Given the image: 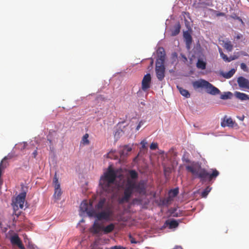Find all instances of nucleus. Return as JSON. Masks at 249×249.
Masks as SVG:
<instances>
[{
    "mask_svg": "<svg viewBox=\"0 0 249 249\" xmlns=\"http://www.w3.org/2000/svg\"><path fill=\"white\" fill-rule=\"evenodd\" d=\"M186 170L190 172L196 178L200 179V181L209 182L215 179L219 175V172L216 169H212L211 173L208 172L205 168H202L201 165L193 162L192 165L186 166Z\"/></svg>",
    "mask_w": 249,
    "mask_h": 249,
    "instance_id": "nucleus-1",
    "label": "nucleus"
},
{
    "mask_svg": "<svg viewBox=\"0 0 249 249\" xmlns=\"http://www.w3.org/2000/svg\"><path fill=\"white\" fill-rule=\"evenodd\" d=\"M133 192L140 194L144 192V184L142 181L137 183L134 180L128 179L124 188V195L118 199L119 204L128 202Z\"/></svg>",
    "mask_w": 249,
    "mask_h": 249,
    "instance_id": "nucleus-2",
    "label": "nucleus"
},
{
    "mask_svg": "<svg viewBox=\"0 0 249 249\" xmlns=\"http://www.w3.org/2000/svg\"><path fill=\"white\" fill-rule=\"evenodd\" d=\"M116 178V172L111 167H109L100 180L99 184L104 192L107 194L114 192L115 189L114 181Z\"/></svg>",
    "mask_w": 249,
    "mask_h": 249,
    "instance_id": "nucleus-3",
    "label": "nucleus"
},
{
    "mask_svg": "<svg viewBox=\"0 0 249 249\" xmlns=\"http://www.w3.org/2000/svg\"><path fill=\"white\" fill-rule=\"evenodd\" d=\"M192 85L195 89L204 88L206 89L207 93L212 95H217L220 92L218 89L204 79L194 81L192 82Z\"/></svg>",
    "mask_w": 249,
    "mask_h": 249,
    "instance_id": "nucleus-4",
    "label": "nucleus"
},
{
    "mask_svg": "<svg viewBox=\"0 0 249 249\" xmlns=\"http://www.w3.org/2000/svg\"><path fill=\"white\" fill-rule=\"evenodd\" d=\"M112 214L113 212L109 207H106L105 210L97 213H96L93 209H91V210L88 212V215L89 216H94L98 220H110Z\"/></svg>",
    "mask_w": 249,
    "mask_h": 249,
    "instance_id": "nucleus-5",
    "label": "nucleus"
},
{
    "mask_svg": "<svg viewBox=\"0 0 249 249\" xmlns=\"http://www.w3.org/2000/svg\"><path fill=\"white\" fill-rule=\"evenodd\" d=\"M26 193L22 192L20 193L13 201V206L15 210H17L18 208L22 209L25 200Z\"/></svg>",
    "mask_w": 249,
    "mask_h": 249,
    "instance_id": "nucleus-6",
    "label": "nucleus"
},
{
    "mask_svg": "<svg viewBox=\"0 0 249 249\" xmlns=\"http://www.w3.org/2000/svg\"><path fill=\"white\" fill-rule=\"evenodd\" d=\"M165 52L163 48H159L157 51V59L156 65H164L165 59Z\"/></svg>",
    "mask_w": 249,
    "mask_h": 249,
    "instance_id": "nucleus-7",
    "label": "nucleus"
},
{
    "mask_svg": "<svg viewBox=\"0 0 249 249\" xmlns=\"http://www.w3.org/2000/svg\"><path fill=\"white\" fill-rule=\"evenodd\" d=\"M155 71L158 80L161 81L165 77V68L164 65H156Z\"/></svg>",
    "mask_w": 249,
    "mask_h": 249,
    "instance_id": "nucleus-8",
    "label": "nucleus"
},
{
    "mask_svg": "<svg viewBox=\"0 0 249 249\" xmlns=\"http://www.w3.org/2000/svg\"><path fill=\"white\" fill-rule=\"evenodd\" d=\"M151 82V76L150 73H147L144 76L142 81V89L143 91L147 90L150 87Z\"/></svg>",
    "mask_w": 249,
    "mask_h": 249,
    "instance_id": "nucleus-9",
    "label": "nucleus"
},
{
    "mask_svg": "<svg viewBox=\"0 0 249 249\" xmlns=\"http://www.w3.org/2000/svg\"><path fill=\"white\" fill-rule=\"evenodd\" d=\"M221 125L223 127L228 126L229 127L233 128L237 126V124L235 121H233L231 118H227V116H225L221 123Z\"/></svg>",
    "mask_w": 249,
    "mask_h": 249,
    "instance_id": "nucleus-10",
    "label": "nucleus"
},
{
    "mask_svg": "<svg viewBox=\"0 0 249 249\" xmlns=\"http://www.w3.org/2000/svg\"><path fill=\"white\" fill-rule=\"evenodd\" d=\"M10 242L12 245L18 246L20 249H25L17 234H15L10 238Z\"/></svg>",
    "mask_w": 249,
    "mask_h": 249,
    "instance_id": "nucleus-11",
    "label": "nucleus"
},
{
    "mask_svg": "<svg viewBox=\"0 0 249 249\" xmlns=\"http://www.w3.org/2000/svg\"><path fill=\"white\" fill-rule=\"evenodd\" d=\"M237 83L240 88L249 89V81L247 79L242 76L239 77L237 79Z\"/></svg>",
    "mask_w": 249,
    "mask_h": 249,
    "instance_id": "nucleus-12",
    "label": "nucleus"
},
{
    "mask_svg": "<svg viewBox=\"0 0 249 249\" xmlns=\"http://www.w3.org/2000/svg\"><path fill=\"white\" fill-rule=\"evenodd\" d=\"M103 226L100 225L98 222L95 221L90 228V231L94 234H98L103 231Z\"/></svg>",
    "mask_w": 249,
    "mask_h": 249,
    "instance_id": "nucleus-13",
    "label": "nucleus"
},
{
    "mask_svg": "<svg viewBox=\"0 0 249 249\" xmlns=\"http://www.w3.org/2000/svg\"><path fill=\"white\" fill-rule=\"evenodd\" d=\"M108 207L107 204V199L105 198H101L99 200L97 204L95 206V209L96 211H99L102 210L104 207Z\"/></svg>",
    "mask_w": 249,
    "mask_h": 249,
    "instance_id": "nucleus-14",
    "label": "nucleus"
},
{
    "mask_svg": "<svg viewBox=\"0 0 249 249\" xmlns=\"http://www.w3.org/2000/svg\"><path fill=\"white\" fill-rule=\"evenodd\" d=\"M179 193L178 188H175L171 190L169 192V197L166 199V203L168 204L170 201H171V197H174L176 196Z\"/></svg>",
    "mask_w": 249,
    "mask_h": 249,
    "instance_id": "nucleus-15",
    "label": "nucleus"
},
{
    "mask_svg": "<svg viewBox=\"0 0 249 249\" xmlns=\"http://www.w3.org/2000/svg\"><path fill=\"white\" fill-rule=\"evenodd\" d=\"M61 195L62 191L60 188V185L57 184L56 186H54V193L53 194V196L56 199L59 200L60 198Z\"/></svg>",
    "mask_w": 249,
    "mask_h": 249,
    "instance_id": "nucleus-16",
    "label": "nucleus"
},
{
    "mask_svg": "<svg viewBox=\"0 0 249 249\" xmlns=\"http://www.w3.org/2000/svg\"><path fill=\"white\" fill-rule=\"evenodd\" d=\"M132 150V148L128 145H125L123 147V149L120 150L119 154L121 157L127 155L128 153Z\"/></svg>",
    "mask_w": 249,
    "mask_h": 249,
    "instance_id": "nucleus-17",
    "label": "nucleus"
},
{
    "mask_svg": "<svg viewBox=\"0 0 249 249\" xmlns=\"http://www.w3.org/2000/svg\"><path fill=\"white\" fill-rule=\"evenodd\" d=\"M235 97L242 100H247L249 99V96L245 93H241L239 91H236L234 93Z\"/></svg>",
    "mask_w": 249,
    "mask_h": 249,
    "instance_id": "nucleus-18",
    "label": "nucleus"
},
{
    "mask_svg": "<svg viewBox=\"0 0 249 249\" xmlns=\"http://www.w3.org/2000/svg\"><path fill=\"white\" fill-rule=\"evenodd\" d=\"M89 205L87 200H84L80 204V210L83 212H86L88 214L91 210L89 209Z\"/></svg>",
    "mask_w": 249,
    "mask_h": 249,
    "instance_id": "nucleus-19",
    "label": "nucleus"
},
{
    "mask_svg": "<svg viewBox=\"0 0 249 249\" xmlns=\"http://www.w3.org/2000/svg\"><path fill=\"white\" fill-rule=\"evenodd\" d=\"M219 53L220 54L221 57L222 58V59L226 62H230L232 60H233L237 58L236 56H231L230 57H228L227 55L225 54L221 50H219Z\"/></svg>",
    "mask_w": 249,
    "mask_h": 249,
    "instance_id": "nucleus-20",
    "label": "nucleus"
},
{
    "mask_svg": "<svg viewBox=\"0 0 249 249\" xmlns=\"http://www.w3.org/2000/svg\"><path fill=\"white\" fill-rule=\"evenodd\" d=\"M115 228V225L113 223H111L106 227H103V231L105 234H107L112 232Z\"/></svg>",
    "mask_w": 249,
    "mask_h": 249,
    "instance_id": "nucleus-21",
    "label": "nucleus"
},
{
    "mask_svg": "<svg viewBox=\"0 0 249 249\" xmlns=\"http://www.w3.org/2000/svg\"><path fill=\"white\" fill-rule=\"evenodd\" d=\"M128 174L131 179L130 180H133L135 181L138 178V173L134 170H130L128 171Z\"/></svg>",
    "mask_w": 249,
    "mask_h": 249,
    "instance_id": "nucleus-22",
    "label": "nucleus"
},
{
    "mask_svg": "<svg viewBox=\"0 0 249 249\" xmlns=\"http://www.w3.org/2000/svg\"><path fill=\"white\" fill-rule=\"evenodd\" d=\"M180 93L183 96L185 97L186 98H189L190 97V94L189 92V91L183 89L181 87H177Z\"/></svg>",
    "mask_w": 249,
    "mask_h": 249,
    "instance_id": "nucleus-23",
    "label": "nucleus"
},
{
    "mask_svg": "<svg viewBox=\"0 0 249 249\" xmlns=\"http://www.w3.org/2000/svg\"><path fill=\"white\" fill-rule=\"evenodd\" d=\"M166 223L169 225L170 229L176 228L178 226V223L176 220L173 219L169 222L166 221Z\"/></svg>",
    "mask_w": 249,
    "mask_h": 249,
    "instance_id": "nucleus-24",
    "label": "nucleus"
},
{
    "mask_svg": "<svg viewBox=\"0 0 249 249\" xmlns=\"http://www.w3.org/2000/svg\"><path fill=\"white\" fill-rule=\"evenodd\" d=\"M196 66L198 69L205 70L206 69V63L203 60L198 59L196 63Z\"/></svg>",
    "mask_w": 249,
    "mask_h": 249,
    "instance_id": "nucleus-25",
    "label": "nucleus"
},
{
    "mask_svg": "<svg viewBox=\"0 0 249 249\" xmlns=\"http://www.w3.org/2000/svg\"><path fill=\"white\" fill-rule=\"evenodd\" d=\"M223 47L228 51L231 52L232 50L233 46L230 41H227L224 43Z\"/></svg>",
    "mask_w": 249,
    "mask_h": 249,
    "instance_id": "nucleus-26",
    "label": "nucleus"
},
{
    "mask_svg": "<svg viewBox=\"0 0 249 249\" xmlns=\"http://www.w3.org/2000/svg\"><path fill=\"white\" fill-rule=\"evenodd\" d=\"M232 95V93L229 91L225 92L224 94H221L220 96V98L223 100L231 99V98Z\"/></svg>",
    "mask_w": 249,
    "mask_h": 249,
    "instance_id": "nucleus-27",
    "label": "nucleus"
},
{
    "mask_svg": "<svg viewBox=\"0 0 249 249\" xmlns=\"http://www.w3.org/2000/svg\"><path fill=\"white\" fill-rule=\"evenodd\" d=\"M199 3L204 6H211L213 3V0H199Z\"/></svg>",
    "mask_w": 249,
    "mask_h": 249,
    "instance_id": "nucleus-28",
    "label": "nucleus"
},
{
    "mask_svg": "<svg viewBox=\"0 0 249 249\" xmlns=\"http://www.w3.org/2000/svg\"><path fill=\"white\" fill-rule=\"evenodd\" d=\"M235 72V70L234 69H231L229 72L223 74V76L226 78H230Z\"/></svg>",
    "mask_w": 249,
    "mask_h": 249,
    "instance_id": "nucleus-29",
    "label": "nucleus"
},
{
    "mask_svg": "<svg viewBox=\"0 0 249 249\" xmlns=\"http://www.w3.org/2000/svg\"><path fill=\"white\" fill-rule=\"evenodd\" d=\"M211 188L210 187H207L205 190L201 193V196L203 197H206L208 195L209 193L211 191Z\"/></svg>",
    "mask_w": 249,
    "mask_h": 249,
    "instance_id": "nucleus-30",
    "label": "nucleus"
},
{
    "mask_svg": "<svg viewBox=\"0 0 249 249\" xmlns=\"http://www.w3.org/2000/svg\"><path fill=\"white\" fill-rule=\"evenodd\" d=\"M185 41L187 45H189L192 43V37L190 35L187 34L184 35Z\"/></svg>",
    "mask_w": 249,
    "mask_h": 249,
    "instance_id": "nucleus-31",
    "label": "nucleus"
},
{
    "mask_svg": "<svg viewBox=\"0 0 249 249\" xmlns=\"http://www.w3.org/2000/svg\"><path fill=\"white\" fill-rule=\"evenodd\" d=\"M179 32H180V26L179 25H178V26H177L175 27L174 30L173 31H172V36H176L179 34Z\"/></svg>",
    "mask_w": 249,
    "mask_h": 249,
    "instance_id": "nucleus-32",
    "label": "nucleus"
},
{
    "mask_svg": "<svg viewBox=\"0 0 249 249\" xmlns=\"http://www.w3.org/2000/svg\"><path fill=\"white\" fill-rule=\"evenodd\" d=\"M231 17L233 19L238 20L240 22H241V23H242V24L243 25H245V23H244V21L242 20V19L239 17L237 16L236 15V14H232L231 16Z\"/></svg>",
    "mask_w": 249,
    "mask_h": 249,
    "instance_id": "nucleus-33",
    "label": "nucleus"
},
{
    "mask_svg": "<svg viewBox=\"0 0 249 249\" xmlns=\"http://www.w3.org/2000/svg\"><path fill=\"white\" fill-rule=\"evenodd\" d=\"M88 137H89L88 134H86L84 135V136L83 137V138H82V141H83L84 143L87 144L89 143V142L88 139Z\"/></svg>",
    "mask_w": 249,
    "mask_h": 249,
    "instance_id": "nucleus-34",
    "label": "nucleus"
},
{
    "mask_svg": "<svg viewBox=\"0 0 249 249\" xmlns=\"http://www.w3.org/2000/svg\"><path fill=\"white\" fill-rule=\"evenodd\" d=\"M53 183L54 185V186H56L57 184H60V183L58 182V179L56 176V173L55 174L53 179Z\"/></svg>",
    "mask_w": 249,
    "mask_h": 249,
    "instance_id": "nucleus-35",
    "label": "nucleus"
},
{
    "mask_svg": "<svg viewBox=\"0 0 249 249\" xmlns=\"http://www.w3.org/2000/svg\"><path fill=\"white\" fill-rule=\"evenodd\" d=\"M150 148L151 150H156L158 148V144L157 143L152 142L150 146Z\"/></svg>",
    "mask_w": 249,
    "mask_h": 249,
    "instance_id": "nucleus-36",
    "label": "nucleus"
},
{
    "mask_svg": "<svg viewBox=\"0 0 249 249\" xmlns=\"http://www.w3.org/2000/svg\"><path fill=\"white\" fill-rule=\"evenodd\" d=\"M241 68L245 71H248V70L246 64L242 63L240 65Z\"/></svg>",
    "mask_w": 249,
    "mask_h": 249,
    "instance_id": "nucleus-37",
    "label": "nucleus"
},
{
    "mask_svg": "<svg viewBox=\"0 0 249 249\" xmlns=\"http://www.w3.org/2000/svg\"><path fill=\"white\" fill-rule=\"evenodd\" d=\"M141 144H142V147L143 148H145V146H146V144H147V142L145 140H143L141 142Z\"/></svg>",
    "mask_w": 249,
    "mask_h": 249,
    "instance_id": "nucleus-38",
    "label": "nucleus"
},
{
    "mask_svg": "<svg viewBox=\"0 0 249 249\" xmlns=\"http://www.w3.org/2000/svg\"><path fill=\"white\" fill-rule=\"evenodd\" d=\"M110 249H124V248L121 246H115L112 247Z\"/></svg>",
    "mask_w": 249,
    "mask_h": 249,
    "instance_id": "nucleus-39",
    "label": "nucleus"
},
{
    "mask_svg": "<svg viewBox=\"0 0 249 249\" xmlns=\"http://www.w3.org/2000/svg\"><path fill=\"white\" fill-rule=\"evenodd\" d=\"M143 124V123L142 122V121L140 122V123H139L138 125H137V126L136 127V130H139V129L140 128V127H141L142 125Z\"/></svg>",
    "mask_w": 249,
    "mask_h": 249,
    "instance_id": "nucleus-40",
    "label": "nucleus"
},
{
    "mask_svg": "<svg viewBox=\"0 0 249 249\" xmlns=\"http://www.w3.org/2000/svg\"><path fill=\"white\" fill-rule=\"evenodd\" d=\"M182 160L183 161L185 162L186 163L190 162V160H189V159L188 158H185L184 156H183L182 158Z\"/></svg>",
    "mask_w": 249,
    "mask_h": 249,
    "instance_id": "nucleus-41",
    "label": "nucleus"
},
{
    "mask_svg": "<svg viewBox=\"0 0 249 249\" xmlns=\"http://www.w3.org/2000/svg\"><path fill=\"white\" fill-rule=\"evenodd\" d=\"M225 15V14L223 12H218L216 14V16L220 17V16H224Z\"/></svg>",
    "mask_w": 249,
    "mask_h": 249,
    "instance_id": "nucleus-42",
    "label": "nucleus"
},
{
    "mask_svg": "<svg viewBox=\"0 0 249 249\" xmlns=\"http://www.w3.org/2000/svg\"><path fill=\"white\" fill-rule=\"evenodd\" d=\"M181 57H182V58L183 59V61L184 62H186L187 61V58L185 56V55L183 54H181Z\"/></svg>",
    "mask_w": 249,
    "mask_h": 249,
    "instance_id": "nucleus-43",
    "label": "nucleus"
},
{
    "mask_svg": "<svg viewBox=\"0 0 249 249\" xmlns=\"http://www.w3.org/2000/svg\"><path fill=\"white\" fill-rule=\"evenodd\" d=\"M37 154V150H35V151H34V152L33 153V157H34V158H35L36 157V156Z\"/></svg>",
    "mask_w": 249,
    "mask_h": 249,
    "instance_id": "nucleus-44",
    "label": "nucleus"
},
{
    "mask_svg": "<svg viewBox=\"0 0 249 249\" xmlns=\"http://www.w3.org/2000/svg\"><path fill=\"white\" fill-rule=\"evenodd\" d=\"M242 37V35L241 34L237 35V36H236V38L237 39H240Z\"/></svg>",
    "mask_w": 249,
    "mask_h": 249,
    "instance_id": "nucleus-45",
    "label": "nucleus"
},
{
    "mask_svg": "<svg viewBox=\"0 0 249 249\" xmlns=\"http://www.w3.org/2000/svg\"><path fill=\"white\" fill-rule=\"evenodd\" d=\"M172 56L173 57L175 58H177V56H178V54L176 53H174L173 54H172Z\"/></svg>",
    "mask_w": 249,
    "mask_h": 249,
    "instance_id": "nucleus-46",
    "label": "nucleus"
},
{
    "mask_svg": "<svg viewBox=\"0 0 249 249\" xmlns=\"http://www.w3.org/2000/svg\"><path fill=\"white\" fill-rule=\"evenodd\" d=\"M131 242L132 243H136L135 241H134V240H132L131 241Z\"/></svg>",
    "mask_w": 249,
    "mask_h": 249,
    "instance_id": "nucleus-47",
    "label": "nucleus"
},
{
    "mask_svg": "<svg viewBox=\"0 0 249 249\" xmlns=\"http://www.w3.org/2000/svg\"><path fill=\"white\" fill-rule=\"evenodd\" d=\"M131 242L132 243H136L135 241H134V240H132L131 241Z\"/></svg>",
    "mask_w": 249,
    "mask_h": 249,
    "instance_id": "nucleus-48",
    "label": "nucleus"
},
{
    "mask_svg": "<svg viewBox=\"0 0 249 249\" xmlns=\"http://www.w3.org/2000/svg\"><path fill=\"white\" fill-rule=\"evenodd\" d=\"M153 63V60H152V61L151 62V64H152Z\"/></svg>",
    "mask_w": 249,
    "mask_h": 249,
    "instance_id": "nucleus-49",
    "label": "nucleus"
},
{
    "mask_svg": "<svg viewBox=\"0 0 249 249\" xmlns=\"http://www.w3.org/2000/svg\"><path fill=\"white\" fill-rule=\"evenodd\" d=\"M96 249H102L101 248L98 247Z\"/></svg>",
    "mask_w": 249,
    "mask_h": 249,
    "instance_id": "nucleus-50",
    "label": "nucleus"
},
{
    "mask_svg": "<svg viewBox=\"0 0 249 249\" xmlns=\"http://www.w3.org/2000/svg\"><path fill=\"white\" fill-rule=\"evenodd\" d=\"M90 206H92V203H90Z\"/></svg>",
    "mask_w": 249,
    "mask_h": 249,
    "instance_id": "nucleus-51",
    "label": "nucleus"
}]
</instances>
